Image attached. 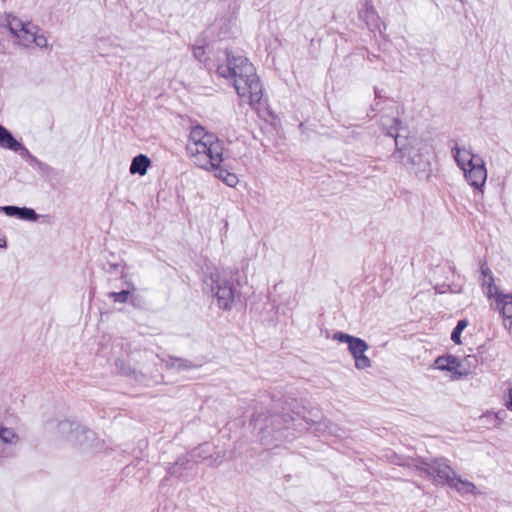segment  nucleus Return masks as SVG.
<instances>
[{"label": "nucleus", "instance_id": "obj_1", "mask_svg": "<svg viewBox=\"0 0 512 512\" xmlns=\"http://www.w3.org/2000/svg\"><path fill=\"white\" fill-rule=\"evenodd\" d=\"M218 76L229 80L242 101L258 110L263 100V85L253 64L244 56L227 54L226 63L218 65Z\"/></svg>", "mask_w": 512, "mask_h": 512}, {"label": "nucleus", "instance_id": "obj_2", "mask_svg": "<svg viewBox=\"0 0 512 512\" xmlns=\"http://www.w3.org/2000/svg\"><path fill=\"white\" fill-rule=\"evenodd\" d=\"M189 159L197 167L210 171L224 160V147L218 136L202 126L192 127L186 144Z\"/></svg>", "mask_w": 512, "mask_h": 512}, {"label": "nucleus", "instance_id": "obj_3", "mask_svg": "<svg viewBox=\"0 0 512 512\" xmlns=\"http://www.w3.org/2000/svg\"><path fill=\"white\" fill-rule=\"evenodd\" d=\"M453 158L463 172L467 183L481 194L487 181L488 171L483 158L471 148L456 146L452 149Z\"/></svg>", "mask_w": 512, "mask_h": 512}, {"label": "nucleus", "instance_id": "obj_4", "mask_svg": "<svg viewBox=\"0 0 512 512\" xmlns=\"http://www.w3.org/2000/svg\"><path fill=\"white\" fill-rule=\"evenodd\" d=\"M480 272L483 294L490 301V306L500 313L505 330L512 334V293L501 292L495 284L491 269L485 263L481 264Z\"/></svg>", "mask_w": 512, "mask_h": 512}, {"label": "nucleus", "instance_id": "obj_5", "mask_svg": "<svg viewBox=\"0 0 512 512\" xmlns=\"http://www.w3.org/2000/svg\"><path fill=\"white\" fill-rule=\"evenodd\" d=\"M204 284L216 300L219 309L229 311L234 307L236 290L230 272L214 268L205 277Z\"/></svg>", "mask_w": 512, "mask_h": 512}, {"label": "nucleus", "instance_id": "obj_6", "mask_svg": "<svg viewBox=\"0 0 512 512\" xmlns=\"http://www.w3.org/2000/svg\"><path fill=\"white\" fill-rule=\"evenodd\" d=\"M4 25L17 39V43L25 48H51L45 34L31 22H24L15 16L7 15Z\"/></svg>", "mask_w": 512, "mask_h": 512}, {"label": "nucleus", "instance_id": "obj_7", "mask_svg": "<svg viewBox=\"0 0 512 512\" xmlns=\"http://www.w3.org/2000/svg\"><path fill=\"white\" fill-rule=\"evenodd\" d=\"M333 339L347 344L348 351L354 359V365L357 370H366L372 367V360L366 355L369 349L366 341L344 332L334 333Z\"/></svg>", "mask_w": 512, "mask_h": 512}, {"label": "nucleus", "instance_id": "obj_8", "mask_svg": "<svg viewBox=\"0 0 512 512\" xmlns=\"http://www.w3.org/2000/svg\"><path fill=\"white\" fill-rule=\"evenodd\" d=\"M419 472L425 473L436 484L448 485L456 479L455 471L447 464L445 459L422 460L416 466Z\"/></svg>", "mask_w": 512, "mask_h": 512}, {"label": "nucleus", "instance_id": "obj_9", "mask_svg": "<svg viewBox=\"0 0 512 512\" xmlns=\"http://www.w3.org/2000/svg\"><path fill=\"white\" fill-rule=\"evenodd\" d=\"M434 368L450 373L451 379H459L470 374V370L463 367L457 357L453 355L439 356L434 360Z\"/></svg>", "mask_w": 512, "mask_h": 512}, {"label": "nucleus", "instance_id": "obj_10", "mask_svg": "<svg viewBox=\"0 0 512 512\" xmlns=\"http://www.w3.org/2000/svg\"><path fill=\"white\" fill-rule=\"evenodd\" d=\"M0 146L14 152H19L24 158H29L30 152L17 141L13 135L2 125H0Z\"/></svg>", "mask_w": 512, "mask_h": 512}, {"label": "nucleus", "instance_id": "obj_11", "mask_svg": "<svg viewBox=\"0 0 512 512\" xmlns=\"http://www.w3.org/2000/svg\"><path fill=\"white\" fill-rule=\"evenodd\" d=\"M151 166V160L144 154H139L132 159L129 172L132 175L138 174L140 176L146 175L148 168Z\"/></svg>", "mask_w": 512, "mask_h": 512}, {"label": "nucleus", "instance_id": "obj_12", "mask_svg": "<svg viewBox=\"0 0 512 512\" xmlns=\"http://www.w3.org/2000/svg\"><path fill=\"white\" fill-rule=\"evenodd\" d=\"M388 121L391 122V125H390V128L387 129L386 134L395 138V144H396V147H397L396 155L400 159V161L403 162V158L405 156L406 148L399 147L398 135H394V132L399 130L401 122L397 118H392V119H384L383 118L382 119V126L386 127L387 124H388L387 123Z\"/></svg>", "mask_w": 512, "mask_h": 512}, {"label": "nucleus", "instance_id": "obj_13", "mask_svg": "<svg viewBox=\"0 0 512 512\" xmlns=\"http://www.w3.org/2000/svg\"><path fill=\"white\" fill-rule=\"evenodd\" d=\"M449 486L461 494H480L477 487L472 482L462 479L461 477L456 476V479H452Z\"/></svg>", "mask_w": 512, "mask_h": 512}, {"label": "nucleus", "instance_id": "obj_14", "mask_svg": "<svg viewBox=\"0 0 512 512\" xmlns=\"http://www.w3.org/2000/svg\"><path fill=\"white\" fill-rule=\"evenodd\" d=\"M210 171H213L214 176L221 180L222 182H224L229 187H235L239 182L237 175L222 167L221 164L218 165L217 168H213Z\"/></svg>", "mask_w": 512, "mask_h": 512}, {"label": "nucleus", "instance_id": "obj_15", "mask_svg": "<svg viewBox=\"0 0 512 512\" xmlns=\"http://www.w3.org/2000/svg\"><path fill=\"white\" fill-rule=\"evenodd\" d=\"M359 16L366 22L368 26H376L378 23V15L375 8L369 2H365L359 11Z\"/></svg>", "mask_w": 512, "mask_h": 512}, {"label": "nucleus", "instance_id": "obj_16", "mask_svg": "<svg viewBox=\"0 0 512 512\" xmlns=\"http://www.w3.org/2000/svg\"><path fill=\"white\" fill-rule=\"evenodd\" d=\"M467 325L468 321L465 319L458 321L456 327L453 329L451 333V340L455 344H461V333L467 327Z\"/></svg>", "mask_w": 512, "mask_h": 512}, {"label": "nucleus", "instance_id": "obj_17", "mask_svg": "<svg viewBox=\"0 0 512 512\" xmlns=\"http://www.w3.org/2000/svg\"><path fill=\"white\" fill-rule=\"evenodd\" d=\"M0 439L4 443L13 444L18 441V436L12 429L9 428H1L0 429Z\"/></svg>", "mask_w": 512, "mask_h": 512}, {"label": "nucleus", "instance_id": "obj_18", "mask_svg": "<svg viewBox=\"0 0 512 512\" xmlns=\"http://www.w3.org/2000/svg\"><path fill=\"white\" fill-rule=\"evenodd\" d=\"M17 217L20 219H24V220L35 221L38 216L33 209L24 207V208H19Z\"/></svg>", "mask_w": 512, "mask_h": 512}, {"label": "nucleus", "instance_id": "obj_19", "mask_svg": "<svg viewBox=\"0 0 512 512\" xmlns=\"http://www.w3.org/2000/svg\"><path fill=\"white\" fill-rule=\"evenodd\" d=\"M129 294L130 292L128 290H123L121 292H111L109 293V297L115 302L124 303L127 301Z\"/></svg>", "mask_w": 512, "mask_h": 512}, {"label": "nucleus", "instance_id": "obj_20", "mask_svg": "<svg viewBox=\"0 0 512 512\" xmlns=\"http://www.w3.org/2000/svg\"><path fill=\"white\" fill-rule=\"evenodd\" d=\"M193 55L200 62H205L207 59L205 48L202 45H195L193 47Z\"/></svg>", "mask_w": 512, "mask_h": 512}, {"label": "nucleus", "instance_id": "obj_21", "mask_svg": "<svg viewBox=\"0 0 512 512\" xmlns=\"http://www.w3.org/2000/svg\"><path fill=\"white\" fill-rule=\"evenodd\" d=\"M0 210L7 216H18L19 207L16 206H0Z\"/></svg>", "mask_w": 512, "mask_h": 512}, {"label": "nucleus", "instance_id": "obj_22", "mask_svg": "<svg viewBox=\"0 0 512 512\" xmlns=\"http://www.w3.org/2000/svg\"><path fill=\"white\" fill-rule=\"evenodd\" d=\"M171 367L177 368V369H185L189 368L190 365H188L185 361L181 359H171Z\"/></svg>", "mask_w": 512, "mask_h": 512}, {"label": "nucleus", "instance_id": "obj_23", "mask_svg": "<svg viewBox=\"0 0 512 512\" xmlns=\"http://www.w3.org/2000/svg\"><path fill=\"white\" fill-rule=\"evenodd\" d=\"M505 406L509 411H512V386H510L507 390Z\"/></svg>", "mask_w": 512, "mask_h": 512}, {"label": "nucleus", "instance_id": "obj_24", "mask_svg": "<svg viewBox=\"0 0 512 512\" xmlns=\"http://www.w3.org/2000/svg\"><path fill=\"white\" fill-rule=\"evenodd\" d=\"M481 418H493L495 420L498 419L497 413L487 412L486 414L482 415Z\"/></svg>", "mask_w": 512, "mask_h": 512}, {"label": "nucleus", "instance_id": "obj_25", "mask_svg": "<svg viewBox=\"0 0 512 512\" xmlns=\"http://www.w3.org/2000/svg\"><path fill=\"white\" fill-rule=\"evenodd\" d=\"M73 427V424L69 423V422H63L61 423V429L64 431L66 430V428H69L71 429Z\"/></svg>", "mask_w": 512, "mask_h": 512}, {"label": "nucleus", "instance_id": "obj_26", "mask_svg": "<svg viewBox=\"0 0 512 512\" xmlns=\"http://www.w3.org/2000/svg\"><path fill=\"white\" fill-rule=\"evenodd\" d=\"M5 246H6V240L0 238V247H5Z\"/></svg>", "mask_w": 512, "mask_h": 512}, {"label": "nucleus", "instance_id": "obj_27", "mask_svg": "<svg viewBox=\"0 0 512 512\" xmlns=\"http://www.w3.org/2000/svg\"><path fill=\"white\" fill-rule=\"evenodd\" d=\"M472 358H473V357H471V356H467V357L465 358V361H467V362H468V361H469L470 359H472Z\"/></svg>", "mask_w": 512, "mask_h": 512}]
</instances>
